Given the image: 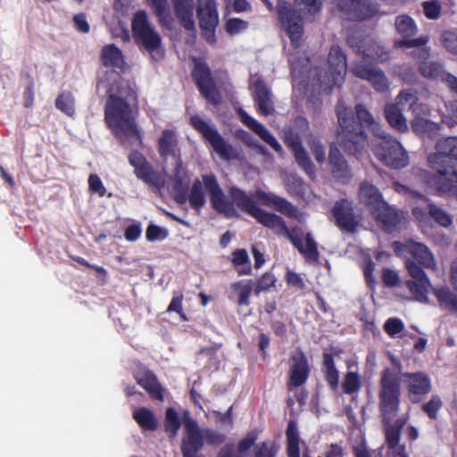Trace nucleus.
<instances>
[{
  "instance_id": "nucleus-41",
  "label": "nucleus",
  "mask_w": 457,
  "mask_h": 457,
  "mask_svg": "<svg viewBox=\"0 0 457 457\" xmlns=\"http://www.w3.org/2000/svg\"><path fill=\"white\" fill-rule=\"evenodd\" d=\"M204 184L203 179H196L187 195L189 204L192 208L199 211L205 204Z\"/></svg>"
},
{
  "instance_id": "nucleus-39",
  "label": "nucleus",
  "mask_w": 457,
  "mask_h": 457,
  "mask_svg": "<svg viewBox=\"0 0 457 457\" xmlns=\"http://www.w3.org/2000/svg\"><path fill=\"white\" fill-rule=\"evenodd\" d=\"M284 181L290 194L300 195L306 200H311L312 192L309 187L299 177L294 174H287L284 178Z\"/></svg>"
},
{
  "instance_id": "nucleus-21",
  "label": "nucleus",
  "mask_w": 457,
  "mask_h": 457,
  "mask_svg": "<svg viewBox=\"0 0 457 457\" xmlns=\"http://www.w3.org/2000/svg\"><path fill=\"white\" fill-rule=\"evenodd\" d=\"M195 67L193 77L196 81L203 96L211 103L216 104L220 102V95L213 86L210 71L205 62L201 60H194Z\"/></svg>"
},
{
  "instance_id": "nucleus-61",
  "label": "nucleus",
  "mask_w": 457,
  "mask_h": 457,
  "mask_svg": "<svg viewBox=\"0 0 457 457\" xmlns=\"http://www.w3.org/2000/svg\"><path fill=\"white\" fill-rule=\"evenodd\" d=\"M310 147L316 161L320 163L324 162L326 160V154L324 147L320 145V143L313 139L310 141Z\"/></svg>"
},
{
  "instance_id": "nucleus-4",
  "label": "nucleus",
  "mask_w": 457,
  "mask_h": 457,
  "mask_svg": "<svg viewBox=\"0 0 457 457\" xmlns=\"http://www.w3.org/2000/svg\"><path fill=\"white\" fill-rule=\"evenodd\" d=\"M276 10L278 20L287 31L295 51L291 53L288 58L292 71L294 91L295 94H306L308 74L311 72L308 69L309 60L305 56H300L301 53L296 50L300 46L303 32L302 16L290 4L283 0L278 1Z\"/></svg>"
},
{
  "instance_id": "nucleus-64",
  "label": "nucleus",
  "mask_w": 457,
  "mask_h": 457,
  "mask_svg": "<svg viewBox=\"0 0 457 457\" xmlns=\"http://www.w3.org/2000/svg\"><path fill=\"white\" fill-rule=\"evenodd\" d=\"M384 283L388 287H394L399 282L397 273L392 270L385 269L382 273Z\"/></svg>"
},
{
  "instance_id": "nucleus-10",
  "label": "nucleus",
  "mask_w": 457,
  "mask_h": 457,
  "mask_svg": "<svg viewBox=\"0 0 457 457\" xmlns=\"http://www.w3.org/2000/svg\"><path fill=\"white\" fill-rule=\"evenodd\" d=\"M190 123L202 134L221 159L228 161L238 158L239 154L237 149L223 139L210 121L198 115H194L190 119Z\"/></svg>"
},
{
  "instance_id": "nucleus-57",
  "label": "nucleus",
  "mask_w": 457,
  "mask_h": 457,
  "mask_svg": "<svg viewBox=\"0 0 457 457\" xmlns=\"http://www.w3.org/2000/svg\"><path fill=\"white\" fill-rule=\"evenodd\" d=\"M167 236L165 229L155 226L150 225L146 228L145 237L148 241H155L164 239Z\"/></svg>"
},
{
  "instance_id": "nucleus-44",
  "label": "nucleus",
  "mask_w": 457,
  "mask_h": 457,
  "mask_svg": "<svg viewBox=\"0 0 457 457\" xmlns=\"http://www.w3.org/2000/svg\"><path fill=\"white\" fill-rule=\"evenodd\" d=\"M133 418L144 429L154 430L157 427V421L153 412L146 408L135 410L133 411Z\"/></svg>"
},
{
  "instance_id": "nucleus-35",
  "label": "nucleus",
  "mask_w": 457,
  "mask_h": 457,
  "mask_svg": "<svg viewBox=\"0 0 457 457\" xmlns=\"http://www.w3.org/2000/svg\"><path fill=\"white\" fill-rule=\"evenodd\" d=\"M176 168L172 178L173 191L175 193V199L178 203L183 204L187 201V195L184 192L185 187L187 186L189 177L184 167L182 166L181 159L175 161Z\"/></svg>"
},
{
  "instance_id": "nucleus-7",
  "label": "nucleus",
  "mask_w": 457,
  "mask_h": 457,
  "mask_svg": "<svg viewBox=\"0 0 457 457\" xmlns=\"http://www.w3.org/2000/svg\"><path fill=\"white\" fill-rule=\"evenodd\" d=\"M337 114L340 126L337 136V143L346 154L360 158L368 145L366 136L352 119L351 110L342 102L337 105Z\"/></svg>"
},
{
  "instance_id": "nucleus-54",
  "label": "nucleus",
  "mask_w": 457,
  "mask_h": 457,
  "mask_svg": "<svg viewBox=\"0 0 457 457\" xmlns=\"http://www.w3.org/2000/svg\"><path fill=\"white\" fill-rule=\"evenodd\" d=\"M255 436L253 434L247 435L245 438H243L237 445V448L235 449L236 453L240 457H245L247 453V452L250 450V448L253 445L255 442Z\"/></svg>"
},
{
  "instance_id": "nucleus-6",
  "label": "nucleus",
  "mask_w": 457,
  "mask_h": 457,
  "mask_svg": "<svg viewBox=\"0 0 457 457\" xmlns=\"http://www.w3.org/2000/svg\"><path fill=\"white\" fill-rule=\"evenodd\" d=\"M359 200L368 207L381 227L392 232L405 219L403 212H397L384 201L379 190L372 184L364 181L359 188Z\"/></svg>"
},
{
  "instance_id": "nucleus-1",
  "label": "nucleus",
  "mask_w": 457,
  "mask_h": 457,
  "mask_svg": "<svg viewBox=\"0 0 457 457\" xmlns=\"http://www.w3.org/2000/svg\"><path fill=\"white\" fill-rule=\"evenodd\" d=\"M97 90L109 95L105 107V120L122 143H140L129 100L135 98L130 85L123 81L115 71H106L97 84Z\"/></svg>"
},
{
  "instance_id": "nucleus-19",
  "label": "nucleus",
  "mask_w": 457,
  "mask_h": 457,
  "mask_svg": "<svg viewBox=\"0 0 457 457\" xmlns=\"http://www.w3.org/2000/svg\"><path fill=\"white\" fill-rule=\"evenodd\" d=\"M249 87L259 112L265 116L271 114L274 112L272 94L261 76L251 75Z\"/></svg>"
},
{
  "instance_id": "nucleus-23",
  "label": "nucleus",
  "mask_w": 457,
  "mask_h": 457,
  "mask_svg": "<svg viewBox=\"0 0 457 457\" xmlns=\"http://www.w3.org/2000/svg\"><path fill=\"white\" fill-rule=\"evenodd\" d=\"M332 215L341 229L353 231L358 225L352 203L347 200L336 202L332 208Z\"/></svg>"
},
{
  "instance_id": "nucleus-18",
  "label": "nucleus",
  "mask_w": 457,
  "mask_h": 457,
  "mask_svg": "<svg viewBox=\"0 0 457 457\" xmlns=\"http://www.w3.org/2000/svg\"><path fill=\"white\" fill-rule=\"evenodd\" d=\"M203 182L205 190L209 194L212 208L228 217L236 215L237 212L233 206V203L224 195L216 179L212 175H204Z\"/></svg>"
},
{
  "instance_id": "nucleus-15",
  "label": "nucleus",
  "mask_w": 457,
  "mask_h": 457,
  "mask_svg": "<svg viewBox=\"0 0 457 457\" xmlns=\"http://www.w3.org/2000/svg\"><path fill=\"white\" fill-rule=\"evenodd\" d=\"M196 16L202 34L210 44H214L215 29L219 24L216 0H197Z\"/></svg>"
},
{
  "instance_id": "nucleus-58",
  "label": "nucleus",
  "mask_w": 457,
  "mask_h": 457,
  "mask_svg": "<svg viewBox=\"0 0 457 457\" xmlns=\"http://www.w3.org/2000/svg\"><path fill=\"white\" fill-rule=\"evenodd\" d=\"M441 405L442 402L440 398L434 395L430 401L423 406V409L431 419H436V412L440 409Z\"/></svg>"
},
{
  "instance_id": "nucleus-27",
  "label": "nucleus",
  "mask_w": 457,
  "mask_h": 457,
  "mask_svg": "<svg viewBox=\"0 0 457 457\" xmlns=\"http://www.w3.org/2000/svg\"><path fill=\"white\" fill-rule=\"evenodd\" d=\"M347 42L349 46L355 48L358 52H361L363 59L377 62H384L388 59V54L385 49L375 42H362L359 45V41L354 37H348Z\"/></svg>"
},
{
  "instance_id": "nucleus-31",
  "label": "nucleus",
  "mask_w": 457,
  "mask_h": 457,
  "mask_svg": "<svg viewBox=\"0 0 457 457\" xmlns=\"http://www.w3.org/2000/svg\"><path fill=\"white\" fill-rule=\"evenodd\" d=\"M159 154L163 158L172 157L174 161L180 159V150L177 137L172 130L165 129L158 140Z\"/></svg>"
},
{
  "instance_id": "nucleus-53",
  "label": "nucleus",
  "mask_w": 457,
  "mask_h": 457,
  "mask_svg": "<svg viewBox=\"0 0 457 457\" xmlns=\"http://www.w3.org/2000/svg\"><path fill=\"white\" fill-rule=\"evenodd\" d=\"M88 189L90 193L96 194L100 197L104 196L106 193V188L104 186L101 179L96 174H91L88 177Z\"/></svg>"
},
{
  "instance_id": "nucleus-36",
  "label": "nucleus",
  "mask_w": 457,
  "mask_h": 457,
  "mask_svg": "<svg viewBox=\"0 0 457 457\" xmlns=\"http://www.w3.org/2000/svg\"><path fill=\"white\" fill-rule=\"evenodd\" d=\"M136 379L138 385L144 387L152 397L162 398V389L151 371L145 369L139 370L136 374Z\"/></svg>"
},
{
  "instance_id": "nucleus-59",
  "label": "nucleus",
  "mask_w": 457,
  "mask_h": 457,
  "mask_svg": "<svg viewBox=\"0 0 457 457\" xmlns=\"http://www.w3.org/2000/svg\"><path fill=\"white\" fill-rule=\"evenodd\" d=\"M286 281L289 286L294 287L297 289L305 288V284L300 274L295 273L290 270H288L286 273Z\"/></svg>"
},
{
  "instance_id": "nucleus-17",
  "label": "nucleus",
  "mask_w": 457,
  "mask_h": 457,
  "mask_svg": "<svg viewBox=\"0 0 457 457\" xmlns=\"http://www.w3.org/2000/svg\"><path fill=\"white\" fill-rule=\"evenodd\" d=\"M411 278L406 282L411 294L414 299L420 303L428 302V295L432 287L424 270L414 262L407 260L405 262Z\"/></svg>"
},
{
  "instance_id": "nucleus-32",
  "label": "nucleus",
  "mask_w": 457,
  "mask_h": 457,
  "mask_svg": "<svg viewBox=\"0 0 457 457\" xmlns=\"http://www.w3.org/2000/svg\"><path fill=\"white\" fill-rule=\"evenodd\" d=\"M406 104L410 106V102L404 101L403 104H401L398 96L396 104H389L385 107V115L388 123L401 132L408 130L407 120L402 113V109L404 108Z\"/></svg>"
},
{
  "instance_id": "nucleus-24",
  "label": "nucleus",
  "mask_w": 457,
  "mask_h": 457,
  "mask_svg": "<svg viewBox=\"0 0 457 457\" xmlns=\"http://www.w3.org/2000/svg\"><path fill=\"white\" fill-rule=\"evenodd\" d=\"M253 197L262 205L272 208L289 217H297L298 212L286 199L271 193L262 190H256Z\"/></svg>"
},
{
  "instance_id": "nucleus-49",
  "label": "nucleus",
  "mask_w": 457,
  "mask_h": 457,
  "mask_svg": "<svg viewBox=\"0 0 457 457\" xmlns=\"http://www.w3.org/2000/svg\"><path fill=\"white\" fill-rule=\"evenodd\" d=\"M165 428L166 431L170 434L171 437H174L177 435V432L180 428L179 418L173 408H169L166 411Z\"/></svg>"
},
{
  "instance_id": "nucleus-46",
  "label": "nucleus",
  "mask_w": 457,
  "mask_h": 457,
  "mask_svg": "<svg viewBox=\"0 0 457 457\" xmlns=\"http://www.w3.org/2000/svg\"><path fill=\"white\" fill-rule=\"evenodd\" d=\"M440 306L448 310L457 311V297L447 288L435 290Z\"/></svg>"
},
{
  "instance_id": "nucleus-26",
  "label": "nucleus",
  "mask_w": 457,
  "mask_h": 457,
  "mask_svg": "<svg viewBox=\"0 0 457 457\" xmlns=\"http://www.w3.org/2000/svg\"><path fill=\"white\" fill-rule=\"evenodd\" d=\"M352 71L355 76L370 81L377 91H384L387 88L386 76L380 70L375 67L356 63L352 68Z\"/></svg>"
},
{
  "instance_id": "nucleus-11",
  "label": "nucleus",
  "mask_w": 457,
  "mask_h": 457,
  "mask_svg": "<svg viewBox=\"0 0 457 457\" xmlns=\"http://www.w3.org/2000/svg\"><path fill=\"white\" fill-rule=\"evenodd\" d=\"M395 28L404 39L397 40L395 43L396 47L411 48L415 47L413 55L420 60H425L429 55V51L424 46L428 43V38L425 36L420 37L415 39H409L417 32V26L414 21L407 15H400L395 19Z\"/></svg>"
},
{
  "instance_id": "nucleus-47",
  "label": "nucleus",
  "mask_w": 457,
  "mask_h": 457,
  "mask_svg": "<svg viewBox=\"0 0 457 457\" xmlns=\"http://www.w3.org/2000/svg\"><path fill=\"white\" fill-rule=\"evenodd\" d=\"M342 387L345 394L357 392L361 387L359 374L356 371L349 370L345 376Z\"/></svg>"
},
{
  "instance_id": "nucleus-37",
  "label": "nucleus",
  "mask_w": 457,
  "mask_h": 457,
  "mask_svg": "<svg viewBox=\"0 0 457 457\" xmlns=\"http://www.w3.org/2000/svg\"><path fill=\"white\" fill-rule=\"evenodd\" d=\"M413 198L417 199V202L422 205H426L429 212L430 216L441 226L449 227L453 223V218L441 208L429 204L428 199L421 195L411 192Z\"/></svg>"
},
{
  "instance_id": "nucleus-28",
  "label": "nucleus",
  "mask_w": 457,
  "mask_h": 457,
  "mask_svg": "<svg viewBox=\"0 0 457 457\" xmlns=\"http://www.w3.org/2000/svg\"><path fill=\"white\" fill-rule=\"evenodd\" d=\"M403 377L412 401L418 402L421 395H426L430 391V380L426 374L421 372L406 373Z\"/></svg>"
},
{
  "instance_id": "nucleus-51",
  "label": "nucleus",
  "mask_w": 457,
  "mask_h": 457,
  "mask_svg": "<svg viewBox=\"0 0 457 457\" xmlns=\"http://www.w3.org/2000/svg\"><path fill=\"white\" fill-rule=\"evenodd\" d=\"M442 44L447 52L457 55V33L453 31L444 32L442 34Z\"/></svg>"
},
{
  "instance_id": "nucleus-8",
  "label": "nucleus",
  "mask_w": 457,
  "mask_h": 457,
  "mask_svg": "<svg viewBox=\"0 0 457 457\" xmlns=\"http://www.w3.org/2000/svg\"><path fill=\"white\" fill-rule=\"evenodd\" d=\"M131 28L133 37L140 49L146 51L155 61L163 57L162 37L149 21L145 11L135 12Z\"/></svg>"
},
{
  "instance_id": "nucleus-52",
  "label": "nucleus",
  "mask_w": 457,
  "mask_h": 457,
  "mask_svg": "<svg viewBox=\"0 0 457 457\" xmlns=\"http://www.w3.org/2000/svg\"><path fill=\"white\" fill-rule=\"evenodd\" d=\"M248 23L238 18L229 19L226 23V30L229 35H237L245 31Z\"/></svg>"
},
{
  "instance_id": "nucleus-50",
  "label": "nucleus",
  "mask_w": 457,
  "mask_h": 457,
  "mask_svg": "<svg viewBox=\"0 0 457 457\" xmlns=\"http://www.w3.org/2000/svg\"><path fill=\"white\" fill-rule=\"evenodd\" d=\"M322 0H295V4L300 11L315 14L320 10Z\"/></svg>"
},
{
  "instance_id": "nucleus-40",
  "label": "nucleus",
  "mask_w": 457,
  "mask_h": 457,
  "mask_svg": "<svg viewBox=\"0 0 457 457\" xmlns=\"http://www.w3.org/2000/svg\"><path fill=\"white\" fill-rule=\"evenodd\" d=\"M101 57L105 66L122 68L125 63L121 51L112 44L103 47Z\"/></svg>"
},
{
  "instance_id": "nucleus-63",
  "label": "nucleus",
  "mask_w": 457,
  "mask_h": 457,
  "mask_svg": "<svg viewBox=\"0 0 457 457\" xmlns=\"http://www.w3.org/2000/svg\"><path fill=\"white\" fill-rule=\"evenodd\" d=\"M224 436L216 433L211 429H204V442H207L210 445H218L224 441Z\"/></svg>"
},
{
  "instance_id": "nucleus-45",
  "label": "nucleus",
  "mask_w": 457,
  "mask_h": 457,
  "mask_svg": "<svg viewBox=\"0 0 457 457\" xmlns=\"http://www.w3.org/2000/svg\"><path fill=\"white\" fill-rule=\"evenodd\" d=\"M323 364L325 370V376L328 383L332 388H337L338 386V371L335 368L332 355L329 353H325L323 355Z\"/></svg>"
},
{
  "instance_id": "nucleus-13",
  "label": "nucleus",
  "mask_w": 457,
  "mask_h": 457,
  "mask_svg": "<svg viewBox=\"0 0 457 457\" xmlns=\"http://www.w3.org/2000/svg\"><path fill=\"white\" fill-rule=\"evenodd\" d=\"M308 121L304 118H297L295 120V130L291 129L285 132V141L294 153L295 161L310 177L315 174L314 166L310 160L307 153L300 143V134H303L308 129Z\"/></svg>"
},
{
  "instance_id": "nucleus-48",
  "label": "nucleus",
  "mask_w": 457,
  "mask_h": 457,
  "mask_svg": "<svg viewBox=\"0 0 457 457\" xmlns=\"http://www.w3.org/2000/svg\"><path fill=\"white\" fill-rule=\"evenodd\" d=\"M55 105L60 111L69 116H71L74 113V98L69 92L62 93L56 98Z\"/></svg>"
},
{
  "instance_id": "nucleus-5",
  "label": "nucleus",
  "mask_w": 457,
  "mask_h": 457,
  "mask_svg": "<svg viewBox=\"0 0 457 457\" xmlns=\"http://www.w3.org/2000/svg\"><path fill=\"white\" fill-rule=\"evenodd\" d=\"M355 110L361 126L370 128L377 137L378 143L373 149L375 155L386 165L392 168L401 169L407 166L409 155L401 143L386 135L370 112L361 104H358Z\"/></svg>"
},
{
  "instance_id": "nucleus-25",
  "label": "nucleus",
  "mask_w": 457,
  "mask_h": 457,
  "mask_svg": "<svg viewBox=\"0 0 457 457\" xmlns=\"http://www.w3.org/2000/svg\"><path fill=\"white\" fill-rule=\"evenodd\" d=\"M309 374V368L303 353L300 350L295 351L289 360V378L290 384L294 386L303 385Z\"/></svg>"
},
{
  "instance_id": "nucleus-3",
  "label": "nucleus",
  "mask_w": 457,
  "mask_h": 457,
  "mask_svg": "<svg viewBox=\"0 0 457 457\" xmlns=\"http://www.w3.org/2000/svg\"><path fill=\"white\" fill-rule=\"evenodd\" d=\"M230 197L233 205L236 204L242 211L249 213L259 223L275 230L278 234L287 237L307 262H318L319 252L317 244L310 233H307L304 237H303V233L300 228H295L289 229L281 217L262 210L257 206L252 196L247 195L238 188L232 187L230 189Z\"/></svg>"
},
{
  "instance_id": "nucleus-62",
  "label": "nucleus",
  "mask_w": 457,
  "mask_h": 457,
  "mask_svg": "<svg viewBox=\"0 0 457 457\" xmlns=\"http://www.w3.org/2000/svg\"><path fill=\"white\" fill-rule=\"evenodd\" d=\"M182 300L183 295L181 294L174 295L167 308V312H175L179 313L183 320H187L186 316L182 313Z\"/></svg>"
},
{
  "instance_id": "nucleus-20",
  "label": "nucleus",
  "mask_w": 457,
  "mask_h": 457,
  "mask_svg": "<svg viewBox=\"0 0 457 457\" xmlns=\"http://www.w3.org/2000/svg\"><path fill=\"white\" fill-rule=\"evenodd\" d=\"M394 247L396 254L405 256L407 253H409L424 268L434 269L436 266L433 254L428 250V248L421 243L412 240H409L404 244L395 242Z\"/></svg>"
},
{
  "instance_id": "nucleus-22",
  "label": "nucleus",
  "mask_w": 457,
  "mask_h": 457,
  "mask_svg": "<svg viewBox=\"0 0 457 457\" xmlns=\"http://www.w3.org/2000/svg\"><path fill=\"white\" fill-rule=\"evenodd\" d=\"M185 436L182 440V454H195L204 445V429H200L192 419L185 420Z\"/></svg>"
},
{
  "instance_id": "nucleus-42",
  "label": "nucleus",
  "mask_w": 457,
  "mask_h": 457,
  "mask_svg": "<svg viewBox=\"0 0 457 457\" xmlns=\"http://www.w3.org/2000/svg\"><path fill=\"white\" fill-rule=\"evenodd\" d=\"M161 24L170 26L172 21L168 0H147Z\"/></svg>"
},
{
  "instance_id": "nucleus-34",
  "label": "nucleus",
  "mask_w": 457,
  "mask_h": 457,
  "mask_svg": "<svg viewBox=\"0 0 457 457\" xmlns=\"http://www.w3.org/2000/svg\"><path fill=\"white\" fill-rule=\"evenodd\" d=\"M174 12L187 30L195 29L194 0H171Z\"/></svg>"
},
{
  "instance_id": "nucleus-55",
  "label": "nucleus",
  "mask_w": 457,
  "mask_h": 457,
  "mask_svg": "<svg viewBox=\"0 0 457 457\" xmlns=\"http://www.w3.org/2000/svg\"><path fill=\"white\" fill-rule=\"evenodd\" d=\"M423 10L428 19H437L440 15L441 6L436 0H431L423 4Z\"/></svg>"
},
{
  "instance_id": "nucleus-14",
  "label": "nucleus",
  "mask_w": 457,
  "mask_h": 457,
  "mask_svg": "<svg viewBox=\"0 0 457 457\" xmlns=\"http://www.w3.org/2000/svg\"><path fill=\"white\" fill-rule=\"evenodd\" d=\"M129 162L134 168L136 177L144 181L153 190L160 191L164 187L166 183L165 173L154 170L143 154L138 152H132L129 155Z\"/></svg>"
},
{
  "instance_id": "nucleus-38",
  "label": "nucleus",
  "mask_w": 457,
  "mask_h": 457,
  "mask_svg": "<svg viewBox=\"0 0 457 457\" xmlns=\"http://www.w3.org/2000/svg\"><path fill=\"white\" fill-rule=\"evenodd\" d=\"M232 294L237 297L238 305H248L250 295L253 290V282L251 279H243L235 282L230 287Z\"/></svg>"
},
{
  "instance_id": "nucleus-12",
  "label": "nucleus",
  "mask_w": 457,
  "mask_h": 457,
  "mask_svg": "<svg viewBox=\"0 0 457 457\" xmlns=\"http://www.w3.org/2000/svg\"><path fill=\"white\" fill-rule=\"evenodd\" d=\"M328 71L324 74L316 73L317 82L324 92H330L334 86H339L345 79L346 72V59L342 50L332 46L328 59Z\"/></svg>"
},
{
  "instance_id": "nucleus-33",
  "label": "nucleus",
  "mask_w": 457,
  "mask_h": 457,
  "mask_svg": "<svg viewBox=\"0 0 457 457\" xmlns=\"http://www.w3.org/2000/svg\"><path fill=\"white\" fill-rule=\"evenodd\" d=\"M420 71L424 77L441 79L445 81L451 89L457 93V78L449 73H445L440 64L425 62L421 63Z\"/></svg>"
},
{
  "instance_id": "nucleus-9",
  "label": "nucleus",
  "mask_w": 457,
  "mask_h": 457,
  "mask_svg": "<svg viewBox=\"0 0 457 457\" xmlns=\"http://www.w3.org/2000/svg\"><path fill=\"white\" fill-rule=\"evenodd\" d=\"M404 101L410 102V110L415 115L411 123L412 130L422 137H436L440 129L439 125L423 117L429 114L428 107L419 104L417 96L411 91H402L399 94V103L403 104Z\"/></svg>"
},
{
  "instance_id": "nucleus-43",
  "label": "nucleus",
  "mask_w": 457,
  "mask_h": 457,
  "mask_svg": "<svg viewBox=\"0 0 457 457\" xmlns=\"http://www.w3.org/2000/svg\"><path fill=\"white\" fill-rule=\"evenodd\" d=\"M233 264L239 275H249L251 273V262L248 253L244 249H237L232 253Z\"/></svg>"
},
{
  "instance_id": "nucleus-30",
  "label": "nucleus",
  "mask_w": 457,
  "mask_h": 457,
  "mask_svg": "<svg viewBox=\"0 0 457 457\" xmlns=\"http://www.w3.org/2000/svg\"><path fill=\"white\" fill-rule=\"evenodd\" d=\"M328 162L333 176L343 182L352 178V171L339 150L331 145L328 153Z\"/></svg>"
},
{
  "instance_id": "nucleus-56",
  "label": "nucleus",
  "mask_w": 457,
  "mask_h": 457,
  "mask_svg": "<svg viewBox=\"0 0 457 457\" xmlns=\"http://www.w3.org/2000/svg\"><path fill=\"white\" fill-rule=\"evenodd\" d=\"M276 279L272 274H264L258 281L255 287V294L259 295L262 291L268 290L271 287H274Z\"/></svg>"
},
{
  "instance_id": "nucleus-16",
  "label": "nucleus",
  "mask_w": 457,
  "mask_h": 457,
  "mask_svg": "<svg viewBox=\"0 0 457 457\" xmlns=\"http://www.w3.org/2000/svg\"><path fill=\"white\" fill-rule=\"evenodd\" d=\"M338 14L345 20L362 21L373 16L378 8L370 0H334Z\"/></svg>"
},
{
  "instance_id": "nucleus-29",
  "label": "nucleus",
  "mask_w": 457,
  "mask_h": 457,
  "mask_svg": "<svg viewBox=\"0 0 457 457\" xmlns=\"http://www.w3.org/2000/svg\"><path fill=\"white\" fill-rule=\"evenodd\" d=\"M238 114L242 122L258 135L265 143L270 145L276 152L280 153L282 147L275 137L266 129L264 126L249 116L244 110L238 109Z\"/></svg>"
},
{
  "instance_id": "nucleus-2",
  "label": "nucleus",
  "mask_w": 457,
  "mask_h": 457,
  "mask_svg": "<svg viewBox=\"0 0 457 457\" xmlns=\"http://www.w3.org/2000/svg\"><path fill=\"white\" fill-rule=\"evenodd\" d=\"M395 370L385 369L381 373L379 389V408L385 423L386 445L388 457H408L404 445L400 443L401 429L406 423L405 418H399L390 423L399 407L400 378L402 370L398 360L392 358Z\"/></svg>"
},
{
  "instance_id": "nucleus-60",
  "label": "nucleus",
  "mask_w": 457,
  "mask_h": 457,
  "mask_svg": "<svg viewBox=\"0 0 457 457\" xmlns=\"http://www.w3.org/2000/svg\"><path fill=\"white\" fill-rule=\"evenodd\" d=\"M403 323L399 319H389L385 323V330L391 337H394L396 334L400 333L403 330Z\"/></svg>"
}]
</instances>
